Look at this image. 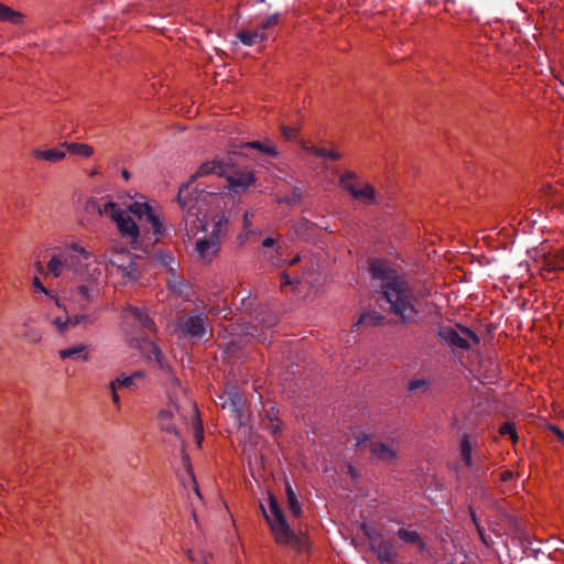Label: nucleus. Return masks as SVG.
<instances>
[{"mask_svg": "<svg viewBox=\"0 0 564 564\" xmlns=\"http://www.w3.org/2000/svg\"><path fill=\"white\" fill-rule=\"evenodd\" d=\"M95 284L96 283L83 282L77 286V293L83 300L91 301Z\"/></svg>", "mask_w": 564, "mask_h": 564, "instance_id": "obj_38", "label": "nucleus"}, {"mask_svg": "<svg viewBox=\"0 0 564 564\" xmlns=\"http://www.w3.org/2000/svg\"><path fill=\"white\" fill-rule=\"evenodd\" d=\"M208 327V317L204 313L189 312L177 318L176 329L180 337L188 340H202Z\"/></svg>", "mask_w": 564, "mask_h": 564, "instance_id": "obj_7", "label": "nucleus"}, {"mask_svg": "<svg viewBox=\"0 0 564 564\" xmlns=\"http://www.w3.org/2000/svg\"><path fill=\"white\" fill-rule=\"evenodd\" d=\"M269 505L270 514L262 505L261 509L271 528L276 543L281 545H290L296 551H301L304 545V539L297 536L296 533L290 528L276 498L272 495L269 498Z\"/></svg>", "mask_w": 564, "mask_h": 564, "instance_id": "obj_5", "label": "nucleus"}, {"mask_svg": "<svg viewBox=\"0 0 564 564\" xmlns=\"http://www.w3.org/2000/svg\"><path fill=\"white\" fill-rule=\"evenodd\" d=\"M370 272L373 280L380 281L377 290L380 300L388 302V263L382 259H373L370 263Z\"/></svg>", "mask_w": 564, "mask_h": 564, "instance_id": "obj_11", "label": "nucleus"}, {"mask_svg": "<svg viewBox=\"0 0 564 564\" xmlns=\"http://www.w3.org/2000/svg\"><path fill=\"white\" fill-rule=\"evenodd\" d=\"M238 37L242 44L251 46L265 41L268 35L259 28L256 31H241L238 33Z\"/></svg>", "mask_w": 564, "mask_h": 564, "instance_id": "obj_22", "label": "nucleus"}, {"mask_svg": "<svg viewBox=\"0 0 564 564\" xmlns=\"http://www.w3.org/2000/svg\"><path fill=\"white\" fill-rule=\"evenodd\" d=\"M557 271H564V248L554 253H547L543 257L541 275L543 279H552V274Z\"/></svg>", "mask_w": 564, "mask_h": 564, "instance_id": "obj_12", "label": "nucleus"}, {"mask_svg": "<svg viewBox=\"0 0 564 564\" xmlns=\"http://www.w3.org/2000/svg\"><path fill=\"white\" fill-rule=\"evenodd\" d=\"M280 15L279 13L271 14L264 22L261 23L260 29L262 31L270 29L279 23Z\"/></svg>", "mask_w": 564, "mask_h": 564, "instance_id": "obj_44", "label": "nucleus"}, {"mask_svg": "<svg viewBox=\"0 0 564 564\" xmlns=\"http://www.w3.org/2000/svg\"><path fill=\"white\" fill-rule=\"evenodd\" d=\"M122 176H123L126 180H128V178L130 177V174H129V172H128L127 170H124V171L122 172Z\"/></svg>", "mask_w": 564, "mask_h": 564, "instance_id": "obj_63", "label": "nucleus"}, {"mask_svg": "<svg viewBox=\"0 0 564 564\" xmlns=\"http://www.w3.org/2000/svg\"><path fill=\"white\" fill-rule=\"evenodd\" d=\"M362 529L368 536L370 549L377 556L379 564H388V544L383 535L366 524L362 525Z\"/></svg>", "mask_w": 564, "mask_h": 564, "instance_id": "obj_10", "label": "nucleus"}, {"mask_svg": "<svg viewBox=\"0 0 564 564\" xmlns=\"http://www.w3.org/2000/svg\"><path fill=\"white\" fill-rule=\"evenodd\" d=\"M173 276L174 280L169 282V286L178 294H183L185 284L178 280V278L175 275V272L173 273Z\"/></svg>", "mask_w": 564, "mask_h": 564, "instance_id": "obj_45", "label": "nucleus"}, {"mask_svg": "<svg viewBox=\"0 0 564 564\" xmlns=\"http://www.w3.org/2000/svg\"><path fill=\"white\" fill-rule=\"evenodd\" d=\"M239 341H230L227 344L226 354L232 357L238 356Z\"/></svg>", "mask_w": 564, "mask_h": 564, "instance_id": "obj_47", "label": "nucleus"}, {"mask_svg": "<svg viewBox=\"0 0 564 564\" xmlns=\"http://www.w3.org/2000/svg\"><path fill=\"white\" fill-rule=\"evenodd\" d=\"M468 509H469V514L471 517V520H473L474 524L476 525V522H478L476 512L471 506H469Z\"/></svg>", "mask_w": 564, "mask_h": 564, "instance_id": "obj_59", "label": "nucleus"}, {"mask_svg": "<svg viewBox=\"0 0 564 564\" xmlns=\"http://www.w3.org/2000/svg\"><path fill=\"white\" fill-rule=\"evenodd\" d=\"M550 430L558 437L561 442H564V433L560 427L550 425Z\"/></svg>", "mask_w": 564, "mask_h": 564, "instance_id": "obj_50", "label": "nucleus"}, {"mask_svg": "<svg viewBox=\"0 0 564 564\" xmlns=\"http://www.w3.org/2000/svg\"><path fill=\"white\" fill-rule=\"evenodd\" d=\"M275 240L271 237H268L265 238L263 241H262V247L264 248H273L275 247Z\"/></svg>", "mask_w": 564, "mask_h": 564, "instance_id": "obj_53", "label": "nucleus"}, {"mask_svg": "<svg viewBox=\"0 0 564 564\" xmlns=\"http://www.w3.org/2000/svg\"><path fill=\"white\" fill-rule=\"evenodd\" d=\"M397 535L404 543L416 545L420 553H423L426 549V544L422 540L419 532H416L415 530H411L409 528H400L397 532Z\"/></svg>", "mask_w": 564, "mask_h": 564, "instance_id": "obj_19", "label": "nucleus"}, {"mask_svg": "<svg viewBox=\"0 0 564 564\" xmlns=\"http://www.w3.org/2000/svg\"><path fill=\"white\" fill-rule=\"evenodd\" d=\"M61 359L74 358L82 359L87 361L89 359L87 354V346L84 344H78L58 351Z\"/></svg>", "mask_w": 564, "mask_h": 564, "instance_id": "obj_21", "label": "nucleus"}, {"mask_svg": "<svg viewBox=\"0 0 564 564\" xmlns=\"http://www.w3.org/2000/svg\"><path fill=\"white\" fill-rule=\"evenodd\" d=\"M228 182V186L235 193L246 192L250 185L254 183V176L251 172H239L229 174V171L225 175Z\"/></svg>", "mask_w": 564, "mask_h": 564, "instance_id": "obj_14", "label": "nucleus"}, {"mask_svg": "<svg viewBox=\"0 0 564 564\" xmlns=\"http://www.w3.org/2000/svg\"><path fill=\"white\" fill-rule=\"evenodd\" d=\"M476 529H477V532H478V534H479L480 540H481L485 544H488V543H487V541H486V536H485L484 528L479 524V522H476Z\"/></svg>", "mask_w": 564, "mask_h": 564, "instance_id": "obj_54", "label": "nucleus"}, {"mask_svg": "<svg viewBox=\"0 0 564 564\" xmlns=\"http://www.w3.org/2000/svg\"><path fill=\"white\" fill-rule=\"evenodd\" d=\"M99 263L91 251L85 249L80 243H72L52 257L47 263V272L54 278H58L66 269L82 282L97 283L101 276Z\"/></svg>", "mask_w": 564, "mask_h": 564, "instance_id": "obj_1", "label": "nucleus"}, {"mask_svg": "<svg viewBox=\"0 0 564 564\" xmlns=\"http://www.w3.org/2000/svg\"><path fill=\"white\" fill-rule=\"evenodd\" d=\"M99 215L109 216L118 227L119 232L132 241H135L140 235L139 227L135 221L121 210L118 205L111 200L106 202L102 207L93 202Z\"/></svg>", "mask_w": 564, "mask_h": 564, "instance_id": "obj_6", "label": "nucleus"}, {"mask_svg": "<svg viewBox=\"0 0 564 564\" xmlns=\"http://www.w3.org/2000/svg\"><path fill=\"white\" fill-rule=\"evenodd\" d=\"M280 130H281L283 138L288 141L295 140L299 134L297 127H288V126L281 124Z\"/></svg>", "mask_w": 564, "mask_h": 564, "instance_id": "obj_42", "label": "nucleus"}, {"mask_svg": "<svg viewBox=\"0 0 564 564\" xmlns=\"http://www.w3.org/2000/svg\"><path fill=\"white\" fill-rule=\"evenodd\" d=\"M251 226V223L249 220V213H245L243 216V228L247 230Z\"/></svg>", "mask_w": 564, "mask_h": 564, "instance_id": "obj_57", "label": "nucleus"}, {"mask_svg": "<svg viewBox=\"0 0 564 564\" xmlns=\"http://www.w3.org/2000/svg\"><path fill=\"white\" fill-rule=\"evenodd\" d=\"M303 149L316 156L324 158V159L339 160L341 158V154L334 150L328 151L326 149L317 148L314 145H312V147L303 145Z\"/></svg>", "mask_w": 564, "mask_h": 564, "instance_id": "obj_31", "label": "nucleus"}, {"mask_svg": "<svg viewBox=\"0 0 564 564\" xmlns=\"http://www.w3.org/2000/svg\"><path fill=\"white\" fill-rule=\"evenodd\" d=\"M351 196L365 204L375 202V189L370 185H365L362 188H356Z\"/></svg>", "mask_w": 564, "mask_h": 564, "instance_id": "obj_29", "label": "nucleus"}, {"mask_svg": "<svg viewBox=\"0 0 564 564\" xmlns=\"http://www.w3.org/2000/svg\"><path fill=\"white\" fill-rule=\"evenodd\" d=\"M126 318L132 319V327L137 334L132 336V340L144 350L150 360H154L160 369L165 368V360L161 349L153 343V334L156 326L150 317L145 307L128 306L126 308Z\"/></svg>", "mask_w": 564, "mask_h": 564, "instance_id": "obj_4", "label": "nucleus"}, {"mask_svg": "<svg viewBox=\"0 0 564 564\" xmlns=\"http://www.w3.org/2000/svg\"><path fill=\"white\" fill-rule=\"evenodd\" d=\"M143 219L151 225L152 231L156 240L165 235V227L153 207H151L150 212L145 215Z\"/></svg>", "mask_w": 564, "mask_h": 564, "instance_id": "obj_23", "label": "nucleus"}, {"mask_svg": "<svg viewBox=\"0 0 564 564\" xmlns=\"http://www.w3.org/2000/svg\"><path fill=\"white\" fill-rule=\"evenodd\" d=\"M254 321L256 324L251 326L252 330L257 332L258 326L269 330L278 324V316L268 308H260Z\"/></svg>", "mask_w": 564, "mask_h": 564, "instance_id": "obj_18", "label": "nucleus"}, {"mask_svg": "<svg viewBox=\"0 0 564 564\" xmlns=\"http://www.w3.org/2000/svg\"><path fill=\"white\" fill-rule=\"evenodd\" d=\"M196 434H197V442L199 443L202 440V424L200 422L196 423Z\"/></svg>", "mask_w": 564, "mask_h": 564, "instance_id": "obj_58", "label": "nucleus"}, {"mask_svg": "<svg viewBox=\"0 0 564 564\" xmlns=\"http://www.w3.org/2000/svg\"><path fill=\"white\" fill-rule=\"evenodd\" d=\"M248 335H250L252 337H257L258 340H260V341H265V340L269 339L267 333H264V332H261L260 334H256L253 332H249Z\"/></svg>", "mask_w": 564, "mask_h": 564, "instance_id": "obj_52", "label": "nucleus"}, {"mask_svg": "<svg viewBox=\"0 0 564 564\" xmlns=\"http://www.w3.org/2000/svg\"><path fill=\"white\" fill-rule=\"evenodd\" d=\"M37 271H39L40 273H43V271H44V268H43V265L41 264V262H37Z\"/></svg>", "mask_w": 564, "mask_h": 564, "instance_id": "obj_62", "label": "nucleus"}, {"mask_svg": "<svg viewBox=\"0 0 564 564\" xmlns=\"http://www.w3.org/2000/svg\"><path fill=\"white\" fill-rule=\"evenodd\" d=\"M285 490H286L288 505H289L291 512L296 518L301 517L302 507L297 500L296 494L294 492L292 486L289 482H286Z\"/></svg>", "mask_w": 564, "mask_h": 564, "instance_id": "obj_27", "label": "nucleus"}, {"mask_svg": "<svg viewBox=\"0 0 564 564\" xmlns=\"http://www.w3.org/2000/svg\"><path fill=\"white\" fill-rule=\"evenodd\" d=\"M151 207L152 206L148 203L134 202L129 206V212L137 216L139 219H143L150 212Z\"/></svg>", "mask_w": 564, "mask_h": 564, "instance_id": "obj_34", "label": "nucleus"}, {"mask_svg": "<svg viewBox=\"0 0 564 564\" xmlns=\"http://www.w3.org/2000/svg\"><path fill=\"white\" fill-rule=\"evenodd\" d=\"M302 199V189L297 186L293 188L292 195L284 196L279 199V203H285L288 205L294 206L299 204Z\"/></svg>", "mask_w": 564, "mask_h": 564, "instance_id": "obj_39", "label": "nucleus"}, {"mask_svg": "<svg viewBox=\"0 0 564 564\" xmlns=\"http://www.w3.org/2000/svg\"><path fill=\"white\" fill-rule=\"evenodd\" d=\"M32 284H33V288L35 289V291L42 292V293L46 294L47 296H50L52 300H55L56 305L59 306L58 300L50 293V291L42 284L41 280L39 278H34Z\"/></svg>", "mask_w": 564, "mask_h": 564, "instance_id": "obj_43", "label": "nucleus"}, {"mask_svg": "<svg viewBox=\"0 0 564 564\" xmlns=\"http://www.w3.org/2000/svg\"><path fill=\"white\" fill-rule=\"evenodd\" d=\"M262 427L267 431H269L271 434H276L281 431V422L278 420V417L267 414L261 420Z\"/></svg>", "mask_w": 564, "mask_h": 564, "instance_id": "obj_32", "label": "nucleus"}, {"mask_svg": "<svg viewBox=\"0 0 564 564\" xmlns=\"http://www.w3.org/2000/svg\"><path fill=\"white\" fill-rule=\"evenodd\" d=\"M348 474H349L352 478H355V477L357 476V473H356V470H355V468H354V466H352V465H349V466H348Z\"/></svg>", "mask_w": 564, "mask_h": 564, "instance_id": "obj_61", "label": "nucleus"}, {"mask_svg": "<svg viewBox=\"0 0 564 564\" xmlns=\"http://www.w3.org/2000/svg\"><path fill=\"white\" fill-rule=\"evenodd\" d=\"M41 338L40 334H37L36 332H33L30 336V339L34 343L39 341Z\"/></svg>", "mask_w": 564, "mask_h": 564, "instance_id": "obj_60", "label": "nucleus"}, {"mask_svg": "<svg viewBox=\"0 0 564 564\" xmlns=\"http://www.w3.org/2000/svg\"><path fill=\"white\" fill-rule=\"evenodd\" d=\"M437 337L445 344L462 349L470 348V340L475 344L479 343L478 336L464 326H457V328L441 327Z\"/></svg>", "mask_w": 564, "mask_h": 564, "instance_id": "obj_8", "label": "nucleus"}, {"mask_svg": "<svg viewBox=\"0 0 564 564\" xmlns=\"http://www.w3.org/2000/svg\"><path fill=\"white\" fill-rule=\"evenodd\" d=\"M420 301L411 279L390 267V315L391 322L402 325L413 324L417 321Z\"/></svg>", "mask_w": 564, "mask_h": 564, "instance_id": "obj_2", "label": "nucleus"}, {"mask_svg": "<svg viewBox=\"0 0 564 564\" xmlns=\"http://www.w3.org/2000/svg\"><path fill=\"white\" fill-rule=\"evenodd\" d=\"M234 166L231 158H223L219 160H214L210 162L203 163L197 173L191 176L189 182L182 184L178 193H177V202L183 210L186 212L184 221L185 225L188 221V218L195 216L197 218L196 213L193 209L196 208V204L204 199L205 196L209 195V192H206L203 188H198V186L192 187L193 181L197 176H204L209 174H216L219 176L226 175L227 172Z\"/></svg>", "mask_w": 564, "mask_h": 564, "instance_id": "obj_3", "label": "nucleus"}, {"mask_svg": "<svg viewBox=\"0 0 564 564\" xmlns=\"http://www.w3.org/2000/svg\"><path fill=\"white\" fill-rule=\"evenodd\" d=\"M109 264L122 276L124 283L134 282L140 276L137 263L131 254H117L109 259Z\"/></svg>", "mask_w": 564, "mask_h": 564, "instance_id": "obj_9", "label": "nucleus"}, {"mask_svg": "<svg viewBox=\"0 0 564 564\" xmlns=\"http://www.w3.org/2000/svg\"><path fill=\"white\" fill-rule=\"evenodd\" d=\"M34 155L39 159L51 161V162H57L64 159L65 153L58 149H48V150H34Z\"/></svg>", "mask_w": 564, "mask_h": 564, "instance_id": "obj_28", "label": "nucleus"}, {"mask_svg": "<svg viewBox=\"0 0 564 564\" xmlns=\"http://www.w3.org/2000/svg\"><path fill=\"white\" fill-rule=\"evenodd\" d=\"M63 145L67 149L69 153L82 158H89L93 154V148L84 143L65 142Z\"/></svg>", "mask_w": 564, "mask_h": 564, "instance_id": "obj_30", "label": "nucleus"}, {"mask_svg": "<svg viewBox=\"0 0 564 564\" xmlns=\"http://www.w3.org/2000/svg\"><path fill=\"white\" fill-rule=\"evenodd\" d=\"M159 422L162 431L166 433L178 435V432L173 423V414L169 410H163L159 414Z\"/></svg>", "mask_w": 564, "mask_h": 564, "instance_id": "obj_26", "label": "nucleus"}, {"mask_svg": "<svg viewBox=\"0 0 564 564\" xmlns=\"http://www.w3.org/2000/svg\"><path fill=\"white\" fill-rule=\"evenodd\" d=\"M156 259L162 265L166 267L172 273H174L175 269L172 267L174 263V258L172 254L161 251L156 253Z\"/></svg>", "mask_w": 564, "mask_h": 564, "instance_id": "obj_41", "label": "nucleus"}, {"mask_svg": "<svg viewBox=\"0 0 564 564\" xmlns=\"http://www.w3.org/2000/svg\"><path fill=\"white\" fill-rule=\"evenodd\" d=\"M195 250L202 260L210 262L219 251V240L213 237L198 239Z\"/></svg>", "mask_w": 564, "mask_h": 564, "instance_id": "obj_15", "label": "nucleus"}, {"mask_svg": "<svg viewBox=\"0 0 564 564\" xmlns=\"http://www.w3.org/2000/svg\"><path fill=\"white\" fill-rule=\"evenodd\" d=\"M513 474L509 470H505L503 473H501L500 475V479L501 481H508L512 478Z\"/></svg>", "mask_w": 564, "mask_h": 564, "instance_id": "obj_55", "label": "nucleus"}, {"mask_svg": "<svg viewBox=\"0 0 564 564\" xmlns=\"http://www.w3.org/2000/svg\"><path fill=\"white\" fill-rule=\"evenodd\" d=\"M241 148L253 149V150H257L258 152H260L263 155H269V156H272V158H276L278 154H279L276 149H275V147L273 144L264 143V142H261V141L246 142V143L241 144Z\"/></svg>", "mask_w": 564, "mask_h": 564, "instance_id": "obj_25", "label": "nucleus"}, {"mask_svg": "<svg viewBox=\"0 0 564 564\" xmlns=\"http://www.w3.org/2000/svg\"><path fill=\"white\" fill-rule=\"evenodd\" d=\"M389 456H390V460L397 457L395 453H393L391 449H390Z\"/></svg>", "mask_w": 564, "mask_h": 564, "instance_id": "obj_64", "label": "nucleus"}, {"mask_svg": "<svg viewBox=\"0 0 564 564\" xmlns=\"http://www.w3.org/2000/svg\"><path fill=\"white\" fill-rule=\"evenodd\" d=\"M356 178L355 173L346 172L340 176L339 184L344 187L350 195L357 188L354 180Z\"/></svg>", "mask_w": 564, "mask_h": 564, "instance_id": "obj_35", "label": "nucleus"}, {"mask_svg": "<svg viewBox=\"0 0 564 564\" xmlns=\"http://www.w3.org/2000/svg\"><path fill=\"white\" fill-rule=\"evenodd\" d=\"M384 316L376 311L365 312L360 315L357 323L354 325L355 329H359L361 326H378L383 324Z\"/></svg>", "mask_w": 564, "mask_h": 564, "instance_id": "obj_20", "label": "nucleus"}, {"mask_svg": "<svg viewBox=\"0 0 564 564\" xmlns=\"http://www.w3.org/2000/svg\"><path fill=\"white\" fill-rule=\"evenodd\" d=\"M458 451L459 458L464 466L468 469H471L475 466V462L473 458V444L468 434L465 433L462 435Z\"/></svg>", "mask_w": 564, "mask_h": 564, "instance_id": "obj_17", "label": "nucleus"}, {"mask_svg": "<svg viewBox=\"0 0 564 564\" xmlns=\"http://www.w3.org/2000/svg\"><path fill=\"white\" fill-rule=\"evenodd\" d=\"M543 195L553 197L555 199L554 205L557 204V197H562L563 187L558 185L546 184L541 188Z\"/></svg>", "mask_w": 564, "mask_h": 564, "instance_id": "obj_37", "label": "nucleus"}, {"mask_svg": "<svg viewBox=\"0 0 564 564\" xmlns=\"http://www.w3.org/2000/svg\"><path fill=\"white\" fill-rule=\"evenodd\" d=\"M239 403H240V398L238 397L237 393H235L229 397V401H226L223 406L225 408L228 405L229 409L235 412V411H238Z\"/></svg>", "mask_w": 564, "mask_h": 564, "instance_id": "obj_46", "label": "nucleus"}, {"mask_svg": "<svg viewBox=\"0 0 564 564\" xmlns=\"http://www.w3.org/2000/svg\"><path fill=\"white\" fill-rule=\"evenodd\" d=\"M67 322L70 323V326H77L80 324L91 325L94 323V318L89 315L77 314L72 317H67Z\"/></svg>", "mask_w": 564, "mask_h": 564, "instance_id": "obj_40", "label": "nucleus"}, {"mask_svg": "<svg viewBox=\"0 0 564 564\" xmlns=\"http://www.w3.org/2000/svg\"><path fill=\"white\" fill-rule=\"evenodd\" d=\"M111 398H112V402L119 408L120 406V398H119V394L117 393V390H111Z\"/></svg>", "mask_w": 564, "mask_h": 564, "instance_id": "obj_56", "label": "nucleus"}, {"mask_svg": "<svg viewBox=\"0 0 564 564\" xmlns=\"http://www.w3.org/2000/svg\"><path fill=\"white\" fill-rule=\"evenodd\" d=\"M356 445L360 448H370L375 456L383 457L388 452V447L384 443H378L371 435L360 433L356 437Z\"/></svg>", "mask_w": 564, "mask_h": 564, "instance_id": "obj_16", "label": "nucleus"}, {"mask_svg": "<svg viewBox=\"0 0 564 564\" xmlns=\"http://www.w3.org/2000/svg\"><path fill=\"white\" fill-rule=\"evenodd\" d=\"M499 434L501 436H509L510 440L516 443L518 441V434H517V431H516V426L513 423L511 422H505L500 427H499Z\"/></svg>", "mask_w": 564, "mask_h": 564, "instance_id": "obj_36", "label": "nucleus"}, {"mask_svg": "<svg viewBox=\"0 0 564 564\" xmlns=\"http://www.w3.org/2000/svg\"><path fill=\"white\" fill-rule=\"evenodd\" d=\"M53 323L61 332H64L67 326H70V323L67 322V318L63 319L62 317H56Z\"/></svg>", "mask_w": 564, "mask_h": 564, "instance_id": "obj_48", "label": "nucleus"}, {"mask_svg": "<svg viewBox=\"0 0 564 564\" xmlns=\"http://www.w3.org/2000/svg\"><path fill=\"white\" fill-rule=\"evenodd\" d=\"M425 386H426V381H424V380H412L409 382L408 388L410 391H415Z\"/></svg>", "mask_w": 564, "mask_h": 564, "instance_id": "obj_49", "label": "nucleus"}, {"mask_svg": "<svg viewBox=\"0 0 564 564\" xmlns=\"http://www.w3.org/2000/svg\"><path fill=\"white\" fill-rule=\"evenodd\" d=\"M144 379V372L142 370L134 371L130 376L120 375L109 383L110 390L128 389L137 390L140 383Z\"/></svg>", "mask_w": 564, "mask_h": 564, "instance_id": "obj_13", "label": "nucleus"}, {"mask_svg": "<svg viewBox=\"0 0 564 564\" xmlns=\"http://www.w3.org/2000/svg\"><path fill=\"white\" fill-rule=\"evenodd\" d=\"M228 221L229 220L225 215L217 216L213 223L210 237L219 239V236L226 231Z\"/></svg>", "mask_w": 564, "mask_h": 564, "instance_id": "obj_33", "label": "nucleus"}, {"mask_svg": "<svg viewBox=\"0 0 564 564\" xmlns=\"http://www.w3.org/2000/svg\"><path fill=\"white\" fill-rule=\"evenodd\" d=\"M0 21L19 25L23 22V14L8 6L0 3Z\"/></svg>", "mask_w": 564, "mask_h": 564, "instance_id": "obj_24", "label": "nucleus"}, {"mask_svg": "<svg viewBox=\"0 0 564 564\" xmlns=\"http://www.w3.org/2000/svg\"><path fill=\"white\" fill-rule=\"evenodd\" d=\"M293 283H294V281L286 273L281 274V286L282 288H284L286 285H291Z\"/></svg>", "mask_w": 564, "mask_h": 564, "instance_id": "obj_51", "label": "nucleus"}]
</instances>
